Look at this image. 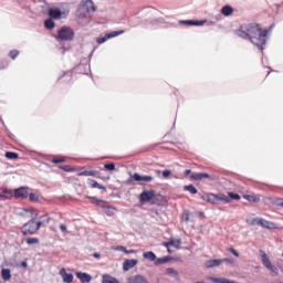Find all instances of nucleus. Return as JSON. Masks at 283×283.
<instances>
[{
    "instance_id": "nucleus-7",
    "label": "nucleus",
    "mask_w": 283,
    "mask_h": 283,
    "mask_svg": "<svg viewBox=\"0 0 283 283\" xmlns=\"http://www.w3.org/2000/svg\"><path fill=\"white\" fill-rule=\"evenodd\" d=\"M156 198V191L154 190H144L139 195V202H149L150 200H154Z\"/></svg>"
},
{
    "instance_id": "nucleus-19",
    "label": "nucleus",
    "mask_w": 283,
    "mask_h": 283,
    "mask_svg": "<svg viewBox=\"0 0 283 283\" xmlns=\"http://www.w3.org/2000/svg\"><path fill=\"white\" fill-rule=\"evenodd\" d=\"M260 253H261V260H262L263 266L269 269L272 265L271 260L269 259V255H266V252L262 250L260 251Z\"/></svg>"
},
{
    "instance_id": "nucleus-41",
    "label": "nucleus",
    "mask_w": 283,
    "mask_h": 283,
    "mask_svg": "<svg viewBox=\"0 0 283 283\" xmlns=\"http://www.w3.org/2000/svg\"><path fill=\"white\" fill-rule=\"evenodd\" d=\"M27 244H39V238L27 239Z\"/></svg>"
},
{
    "instance_id": "nucleus-11",
    "label": "nucleus",
    "mask_w": 283,
    "mask_h": 283,
    "mask_svg": "<svg viewBox=\"0 0 283 283\" xmlns=\"http://www.w3.org/2000/svg\"><path fill=\"white\" fill-rule=\"evenodd\" d=\"M201 199L210 205H219V196L214 193L202 195Z\"/></svg>"
},
{
    "instance_id": "nucleus-49",
    "label": "nucleus",
    "mask_w": 283,
    "mask_h": 283,
    "mask_svg": "<svg viewBox=\"0 0 283 283\" xmlns=\"http://www.w3.org/2000/svg\"><path fill=\"white\" fill-rule=\"evenodd\" d=\"M60 231H62V233H67V226L61 224L60 226Z\"/></svg>"
},
{
    "instance_id": "nucleus-40",
    "label": "nucleus",
    "mask_w": 283,
    "mask_h": 283,
    "mask_svg": "<svg viewBox=\"0 0 283 283\" xmlns=\"http://www.w3.org/2000/svg\"><path fill=\"white\" fill-rule=\"evenodd\" d=\"M228 196L231 200H240V196L235 192H228Z\"/></svg>"
},
{
    "instance_id": "nucleus-8",
    "label": "nucleus",
    "mask_w": 283,
    "mask_h": 283,
    "mask_svg": "<svg viewBox=\"0 0 283 283\" xmlns=\"http://www.w3.org/2000/svg\"><path fill=\"white\" fill-rule=\"evenodd\" d=\"M190 178L191 180H202V178H207L208 180H216V177L209 175L208 172H192Z\"/></svg>"
},
{
    "instance_id": "nucleus-42",
    "label": "nucleus",
    "mask_w": 283,
    "mask_h": 283,
    "mask_svg": "<svg viewBox=\"0 0 283 283\" xmlns=\"http://www.w3.org/2000/svg\"><path fill=\"white\" fill-rule=\"evenodd\" d=\"M244 198H245V200H248L249 202H258V198H255L254 196L245 195Z\"/></svg>"
},
{
    "instance_id": "nucleus-9",
    "label": "nucleus",
    "mask_w": 283,
    "mask_h": 283,
    "mask_svg": "<svg viewBox=\"0 0 283 283\" xmlns=\"http://www.w3.org/2000/svg\"><path fill=\"white\" fill-rule=\"evenodd\" d=\"M130 178L135 182H151V180H154L153 176H140L138 172L130 175Z\"/></svg>"
},
{
    "instance_id": "nucleus-1",
    "label": "nucleus",
    "mask_w": 283,
    "mask_h": 283,
    "mask_svg": "<svg viewBox=\"0 0 283 283\" xmlns=\"http://www.w3.org/2000/svg\"><path fill=\"white\" fill-rule=\"evenodd\" d=\"M266 34H269V29H261L260 24L255 23L243 24L237 30V36L250 41L261 52L266 45Z\"/></svg>"
},
{
    "instance_id": "nucleus-24",
    "label": "nucleus",
    "mask_w": 283,
    "mask_h": 283,
    "mask_svg": "<svg viewBox=\"0 0 283 283\" xmlns=\"http://www.w3.org/2000/svg\"><path fill=\"white\" fill-rule=\"evenodd\" d=\"M1 277H2V280H4V282H8L9 280H11L12 274L10 272V269H2L1 270Z\"/></svg>"
},
{
    "instance_id": "nucleus-33",
    "label": "nucleus",
    "mask_w": 283,
    "mask_h": 283,
    "mask_svg": "<svg viewBox=\"0 0 283 283\" xmlns=\"http://www.w3.org/2000/svg\"><path fill=\"white\" fill-rule=\"evenodd\" d=\"M166 274L170 275L171 277H178V271H176L174 268H168L166 270Z\"/></svg>"
},
{
    "instance_id": "nucleus-18",
    "label": "nucleus",
    "mask_w": 283,
    "mask_h": 283,
    "mask_svg": "<svg viewBox=\"0 0 283 283\" xmlns=\"http://www.w3.org/2000/svg\"><path fill=\"white\" fill-rule=\"evenodd\" d=\"M14 193H15L17 198H28V196H29L28 188H25V187L15 189Z\"/></svg>"
},
{
    "instance_id": "nucleus-29",
    "label": "nucleus",
    "mask_w": 283,
    "mask_h": 283,
    "mask_svg": "<svg viewBox=\"0 0 283 283\" xmlns=\"http://www.w3.org/2000/svg\"><path fill=\"white\" fill-rule=\"evenodd\" d=\"M78 176L96 177V176H98V171L97 170H84V171L80 172Z\"/></svg>"
},
{
    "instance_id": "nucleus-5",
    "label": "nucleus",
    "mask_w": 283,
    "mask_h": 283,
    "mask_svg": "<svg viewBox=\"0 0 283 283\" xmlns=\"http://www.w3.org/2000/svg\"><path fill=\"white\" fill-rule=\"evenodd\" d=\"M74 40V30L70 27H62L57 31L56 41H73Z\"/></svg>"
},
{
    "instance_id": "nucleus-53",
    "label": "nucleus",
    "mask_w": 283,
    "mask_h": 283,
    "mask_svg": "<svg viewBox=\"0 0 283 283\" xmlns=\"http://www.w3.org/2000/svg\"><path fill=\"white\" fill-rule=\"evenodd\" d=\"M124 253H126V254L136 253V250H127V248H125Z\"/></svg>"
},
{
    "instance_id": "nucleus-30",
    "label": "nucleus",
    "mask_w": 283,
    "mask_h": 283,
    "mask_svg": "<svg viewBox=\"0 0 283 283\" xmlns=\"http://www.w3.org/2000/svg\"><path fill=\"white\" fill-rule=\"evenodd\" d=\"M169 260H171V256L159 258V259L155 260V264L156 265L167 264V262H169Z\"/></svg>"
},
{
    "instance_id": "nucleus-4",
    "label": "nucleus",
    "mask_w": 283,
    "mask_h": 283,
    "mask_svg": "<svg viewBox=\"0 0 283 283\" xmlns=\"http://www.w3.org/2000/svg\"><path fill=\"white\" fill-rule=\"evenodd\" d=\"M88 200H91L92 205H96V207H101L102 209H104L106 216L108 217L114 216L116 208L109 205V202L105 200L96 199V197H88Z\"/></svg>"
},
{
    "instance_id": "nucleus-12",
    "label": "nucleus",
    "mask_w": 283,
    "mask_h": 283,
    "mask_svg": "<svg viewBox=\"0 0 283 283\" xmlns=\"http://www.w3.org/2000/svg\"><path fill=\"white\" fill-rule=\"evenodd\" d=\"M136 264H138V260L127 259L123 263V271H129V270L134 269V266H136Z\"/></svg>"
},
{
    "instance_id": "nucleus-21",
    "label": "nucleus",
    "mask_w": 283,
    "mask_h": 283,
    "mask_svg": "<svg viewBox=\"0 0 283 283\" xmlns=\"http://www.w3.org/2000/svg\"><path fill=\"white\" fill-rule=\"evenodd\" d=\"M221 14L223 17H231L233 14V7L227 4L221 8Z\"/></svg>"
},
{
    "instance_id": "nucleus-10",
    "label": "nucleus",
    "mask_w": 283,
    "mask_h": 283,
    "mask_svg": "<svg viewBox=\"0 0 283 283\" xmlns=\"http://www.w3.org/2000/svg\"><path fill=\"white\" fill-rule=\"evenodd\" d=\"M60 275H61V277H62L64 283H72V282H74V274L73 273H67L65 268H62L60 270Z\"/></svg>"
},
{
    "instance_id": "nucleus-50",
    "label": "nucleus",
    "mask_w": 283,
    "mask_h": 283,
    "mask_svg": "<svg viewBox=\"0 0 283 283\" xmlns=\"http://www.w3.org/2000/svg\"><path fill=\"white\" fill-rule=\"evenodd\" d=\"M125 247L118 245L117 248H115V251H122V253H125Z\"/></svg>"
},
{
    "instance_id": "nucleus-2",
    "label": "nucleus",
    "mask_w": 283,
    "mask_h": 283,
    "mask_svg": "<svg viewBox=\"0 0 283 283\" xmlns=\"http://www.w3.org/2000/svg\"><path fill=\"white\" fill-rule=\"evenodd\" d=\"M90 11L96 12V7L94 4V1L85 0L84 2H82L77 11V17L78 19L84 20V24L90 23Z\"/></svg>"
},
{
    "instance_id": "nucleus-17",
    "label": "nucleus",
    "mask_w": 283,
    "mask_h": 283,
    "mask_svg": "<svg viewBox=\"0 0 283 283\" xmlns=\"http://www.w3.org/2000/svg\"><path fill=\"white\" fill-rule=\"evenodd\" d=\"M127 283H149V281H147V279L140 274H137L130 279H128Z\"/></svg>"
},
{
    "instance_id": "nucleus-36",
    "label": "nucleus",
    "mask_w": 283,
    "mask_h": 283,
    "mask_svg": "<svg viewBox=\"0 0 283 283\" xmlns=\"http://www.w3.org/2000/svg\"><path fill=\"white\" fill-rule=\"evenodd\" d=\"M104 168H105L107 171H115V170H116V165H115L114 163L105 164V165H104Z\"/></svg>"
},
{
    "instance_id": "nucleus-61",
    "label": "nucleus",
    "mask_w": 283,
    "mask_h": 283,
    "mask_svg": "<svg viewBox=\"0 0 283 283\" xmlns=\"http://www.w3.org/2000/svg\"><path fill=\"white\" fill-rule=\"evenodd\" d=\"M157 172L160 174V170H158Z\"/></svg>"
},
{
    "instance_id": "nucleus-54",
    "label": "nucleus",
    "mask_w": 283,
    "mask_h": 283,
    "mask_svg": "<svg viewBox=\"0 0 283 283\" xmlns=\"http://www.w3.org/2000/svg\"><path fill=\"white\" fill-rule=\"evenodd\" d=\"M161 244H163V247H166V249H169L171 247L169 241L168 242H163Z\"/></svg>"
},
{
    "instance_id": "nucleus-14",
    "label": "nucleus",
    "mask_w": 283,
    "mask_h": 283,
    "mask_svg": "<svg viewBox=\"0 0 283 283\" xmlns=\"http://www.w3.org/2000/svg\"><path fill=\"white\" fill-rule=\"evenodd\" d=\"M12 196H14V192L12 191V189L3 188L0 193V200H10Z\"/></svg>"
},
{
    "instance_id": "nucleus-22",
    "label": "nucleus",
    "mask_w": 283,
    "mask_h": 283,
    "mask_svg": "<svg viewBox=\"0 0 283 283\" xmlns=\"http://www.w3.org/2000/svg\"><path fill=\"white\" fill-rule=\"evenodd\" d=\"M102 283H120V282L118 281V279L109 274H104L102 279Z\"/></svg>"
},
{
    "instance_id": "nucleus-43",
    "label": "nucleus",
    "mask_w": 283,
    "mask_h": 283,
    "mask_svg": "<svg viewBox=\"0 0 283 283\" xmlns=\"http://www.w3.org/2000/svg\"><path fill=\"white\" fill-rule=\"evenodd\" d=\"M181 25H193V20H180Z\"/></svg>"
},
{
    "instance_id": "nucleus-3",
    "label": "nucleus",
    "mask_w": 283,
    "mask_h": 283,
    "mask_svg": "<svg viewBox=\"0 0 283 283\" xmlns=\"http://www.w3.org/2000/svg\"><path fill=\"white\" fill-rule=\"evenodd\" d=\"M41 224H43L42 221L36 222V219L33 218L23 224V227L21 228V231L23 235H34V233H36V231L41 229Z\"/></svg>"
},
{
    "instance_id": "nucleus-23",
    "label": "nucleus",
    "mask_w": 283,
    "mask_h": 283,
    "mask_svg": "<svg viewBox=\"0 0 283 283\" xmlns=\"http://www.w3.org/2000/svg\"><path fill=\"white\" fill-rule=\"evenodd\" d=\"M88 185L93 188V189H101L102 191H105V186L98 184L96 180L94 179H88Z\"/></svg>"
},
{
    "instance_id": "nucleus-37",
    "label": "nucleus",
    "mask_w": 283,
    "mask_h": 283,
    "mask_svg": "<svg viewBox=\"0 0 283 283\" xmlns=\"http://www.w3.org/2000/svg\"><path fill=\"white\" fill-rule=\"evenodd\" d=\"M259 220L260 218L247 219V224H250V227H255Z\"/></svg>"
},
{
    "instance_id": "nucleus-25",
    "label": "nucleus",
    "mask_w": 283,
    "mask_h": 283,
    "mask_svg": "<svg viewBox=\"0 0 283 283\" xmlns=\"http://www.w3.org/2000/svg\"><path fill=\"white\" fill-rule=\"evenodd\" d=\"M143 258H145V260H149L150 262H156V253L151 251L144 252Z\"/></svg>"
},
{
    "instance_id": "nucleus-38",
    "label": "nucleus",
    "mask_w": 283,
    "mask_h": 283,
    "mask_svg": "<svg viewBox=\"0 0 283 283\" xmlns=\"http://www.w3.org/2000/svg\"><path fill=\"white\" fill-rule=\"evenodd\" d=\"M10 59H12V61H14V59H17L19 56V50H12L9 53Z\"/></svg>"
},
{
    "instance_id": "nucleus-58",
    "label": "nucleus",
    "mask_w": 283,
    "mask_h": 283,
    "mask_svg": "<svg viewBox=\"0 0 283 283\" xmlns=\"http://www.w3.org/2000/svg\"><path fill=\"white\" fill-rule=\"evenodd\" d=\"M189 174H191V169H186L185 170V176H189Z\"/></svg>"
},
{
    "instance_id": "nucleus-28",
    "label": "nucleus",
    "mask_w": 283,
    "mask_h": 283,
    "mask_svg": "<svg viewBox=\"0 0 283 283\" xmlns=\"http://www.w3.org/2000/svg\"><path fill=\"white\" fill-rule=\"evenodd\" d=\"M54 27H55L54 20L46 19L44 21V28H46V30H54Z\"/></svg>"
},
{
    "instance_id": "nucleus-57",
    "label": "nucleus",
    "mask_w": 283,
    "mask_h": 283,
    "mask_svg": "<svg viewBox=\"0 0 283 283\" xmlns=\"http://www.w3.org/2000/svg\"><path fill=\"white\" fill-rule=\"evenodd\" d=\"M67 74H72V73L71 72L63 73V75L59 77V81H61V78H63V76H67Z\"/></svg>"
},
{
    "instance_id": "nucleus-31",
    "label": "nucleus",
    "mask_w": 283,
    "mask_h": 283,
    "mask_svg": "<svg viewBox=\"0 0 283 283\" xmlns=\"http://www.w3.org/2000/svg\"><path fill=\"white\" fill-rule=\"evenodd\" d=\"M212 282H214V283H238L235 281H231V280L224 279V277H213Z\"/></svg>"
},
{
    "instance_id": "nucleus-55",
    "label": "nucleus",
    "mask_w": 283,
    "mask_h": 283,
    "mask_svg": "<svg viewBox=\"0 0 283 283\" xmlns=\"http://www.w3.org/2000/svg\"><path fill=\"white\" fill-rule=\"evenodd\" d=\"M21 266H22L23 269H28V262L22 261V262H21Z\"/></svg>"
},
{
    "instance_id": "nucleus-32",
    "label": "nucleus",
    "mask_w": 283,
    "mask_h": 283,
    "mask_svg": "<svg viewBox=\"0 0 283 283\" xmlns=\"http://www.w3.org/2000/svg\"><path fill=\"white\" fill-rule=\"evenodd\" d=\"M4 156L8 160H17V158H19V154L14 151H7Z\"/></svg>"
},
{
    "instance_id": "nucleus-20",
    "label": "nucleus",
    "mask_w": 283,
    "mask_h": 283,
    "mask_svg": "<svg viewBox=\"0 0 283 283\" xmlns=\"http://www.w3.org/2000/svg\"><path fill=\"white\" fill-rule=\"evenodd\" d=\"M220 264H222V259H212L206 262L207 269H213L214 266H220Z\"/></svg>"
},
{
    "instance_id": "nucleus-62",
    "label": "nucleus",
    "mask_w": 283,
    "mask_h": 283,
    "mask_svg": "<svg viewBox=\"0 0 283 283\" xmlns=\"http://www.w3.org/2000/svg\"><path fill=\"white\" fill-rule=\"evenodd\" d=\"M40 1H43V0H40Z\"/></svg>"
},
{
    "instance_id": "nucleus-45",
    "label": "nucleus",
    "mask_w": 283,
    "mask_h": 283,
    "mask_svg": "<svg viewBox=\"0 0 283 283\" xmlns=\"http://www.w3.org/2000/svg\"><path fill=\"white\" fill-rule=\"evenodd\" d=\"M52 163H54V165H59L61 163H65V158H53Z\"/></svg>"
},
{
    "instance_id": "nucleus-16",
    "label": "nucleus",
    "mask_w": 283,
    "mask_h": 283,
    "mask_svg": "<svg viewBox=\"0 0 283 283\" xmlns=\"http://www.w3.org/2000/svg\"><path fill=\"white\" fill-rule=\"evenodd\" d=\"M258 224L263 227V229H275V223L268 221L265 219L259 218Z\"/></svg>"
},
{
    "instance_id": "nucleus-13",
    "label": "nucleus",
    "mask_w": 283,
    "mask_h": 283,
    "mask_svg": "<svg viewBox=\"0 0 283 283\" xmlns=\"http://www.w3.org/2000/svg\"><path fill=\"white\" fill-rule=\"evenodd\" d=\"M75 276L77 280H80L81 283H90L92 282V275L85 272H77L75 273Z\"/></svg>"
},
{
    "instance_id": "nucleus-26",
    "label": "nucleus",
    "mask_w": 283,
    "mask_h": 283,
    "mask_svg": "<svg viewBox=\"0 0 283 283\" xmlns=\"http://www.w3.org/2000/svg\"><path fill=\"white\" fill-rule=\"evenodd\" d=\"M184 191H189V193H192V196H195L196 193H198V189L196 188V186L193 185H188L184 187Z\"/></svg>"
},
{
    "instance_id": "nucleus-39",
    "label": "nucleus",
    "mask_w": 283,
    "mask_h": 283,
    "mask_svg": "<svg viewBox=\"0 0 283 283\" xmlns=\"http://www.w3.org/2000/svg\"><path fill=\"white\" fill-rule=\"evenodd\" d=\"M207 23V20H193V24L196 27H202Z\"/></svg>"
},
{
    "instance_id": "nucleus-46",
    "label": "nucleus",
    "mask_w": 283,
    "mask_h": 283,
    "mask_svg": "<svg viewBox=\"0 0 283 283\" xmlns=\"http://www.w3.org/2000/svg\"><path fill=\"white\" fill-rule=\"evenodd\" d=\"M189 216H190L189 210H185L184 211V220H185V222H189Z\"/></svg>"
},
{
    "instance_id": "nucleus-56",
    "label": "nucleus",
    "mask_w": 283,
    "mask_h": 283,
    "mask_svg": "<svg viewBox=\"0 0 283 283\" xmlns=\"http://www.w3.org/2000/svg\"><path fill=\"white\" fill-rule=\"evenodd\" d=\"M93 258H95L96 260H101V254L99 253H94Z\"/></svg>"
},
{
    "instance_id": "nucleus-15",
    "label": "nucleus",
    "mask_w": 283,
    "mask_h": 283,
    "mask_svg": "<svg viewBox=\"0 0 283 283\" xmlns=\"http://www.w3.org/2000/svg\"><path fill=\"white\" fill-rule=\"evenodd\" d=\"M49 17L51 19H61V17H63V12L61 11V9L50 8L49 9Z\"/></svg>"
},
{
    "instance_id": "nucleus-27",
    "label": "nucleus",
    "mask_w": 283,
    "mask_h": 283,
    "mask_svg": "<svg viewBox=\"0 0 283 283\" xmlns=\"http://www.w3.org/2000/svg\"><path fill=\"white\" fill-rule=\"evenodd\" d=\"M169 244H170V247H174L175 249H180L182 241H180V239H170Z\"/></svg>"
},
{
    "instance_id": "nucleus-59",
    "label": "nucleus",
    "mask_w": 283,
    "mask_h": 283,
    "mask_svg": "<svg viewBox=\"0 0 283 283\" xmlns=\"http://www.w3.org/2000/svg\"><path fill=\"white\" fill-rule=\"evenodd\" d=\"M167 251H168V253H171V249L170 248H167Z\"/></svg>"
},
{
    "instance_id": "nucleus-48",
    "label": "nucleus",
    "mask_w": 283,
    "mask_h": 283,
    "mask_svg": "<svg viewBox=\"0 0 283 283\" xmlns=\"http://www.w3.org/2000/svg\"><path fill=\"white\" fill-rule=\"evenodd\" d=\"M170 175H171V170H164V171H163V177H164V178H169Z\"/></svg>"
},
{
    "instance_id": "nucleus-34",
    "label": "nucleus",
    "mask_w": 283,
    "mask_h": 283,
    "mask_svg": "<svg viewBox=\"0 0 283 283\" xmlns=\"http://www.w3.org/2000/svg\"><path fill=\"white\" fill-rule=\"evenodd\" d=\"M219 202H222L223 205H229V202H231V199L229 197H227L226 195H220Z\"/></svg>"
},
{
    "instance_id": "nucleus-52",
    "label": "nucleus",
    "mask_w": 283,
    "mask_h": 283,
    "mask_svg": "<svg viewBox=\"0 0 283 283\" xmlns=\"http://www.w3.org/2000/svg\"><path fill=\"white\" fill-rule=\"evenodd\" d=\"M60 169H62L63 171H72V168L70 166H63Z\"/></svg>"
},
{
    "instance_id": "nucleus-35",
    "label": "nucleus",
    "mask_w": 283,
    "mask_h": 283,
    "mask_svg": "<svg viewBox=\"0 0 283 283\" xmlns=\"http://www.w3.org/2000/svg\"><path fill=\"white\" fill-rule=\"evenodd\" d=\"M29 200L31 202H39V195L34 193V192H29V196H28Z\"/></svg>"
},
{
    "instance_id": "nucleus-51",
    "label": "nucleus",
    "mask_w": 283,
    "mask_h": 283,
    "mask_svg": "<svg viewBox=\"0 0 283 283\" xmlns=\"http://www.w3.org/2000/svg\"><path fill=\"white\" fill-rule=\"evenodd\" d=\"M272 273H277V269L275 268V265H270V268H268Z\"/></svg>"
},
{
    "instance_id": "nucleus-44",
    "label": "nucleus",
    "mask_w": 283,
    "mask_h": 283,
    "mask_svg": "<svg viewBox=\"0 0 283 283\" xmlns=\"http://www.w3.org/2000/svg\"><path fill=\"white\" fill-rule=\"evenodd\" d=\"M221 261H222V264H224V262H227V264H235V261L229 258L221 259Z\"/></svg>"
},
{
    "instance_id": "nucleus-47",
    "label": "nucleus",
    "mask_w": 283,
    "mask_h": 283,
    "mask_svg": "<svg viewBox=\"0 0 283 283\" xmlns=\"http://www.w3.org/2000/svg\"><path fill=\"white\" fill-rule=\"evenodd\" d=\"M229 252L232 253V255H234L235 258H240V253H238V251H235V249L229 248Z\"/></svg>"
},
{
    "instance_id": "nucleus-6",
    "label": "nucleus",
    "mask_w": 283,
    "mask_h": 283,
    "mask_svg": "<svg viewBox=\"0 0 283 283\" xmlns=\"http://www.w3.org/2000/svg\"><path fill=\"white\" fill-rule=\"evenodd\" d=\"M120 34H125V30L112 31L111 33H106L104 36L97 39V43L101 45L109 39H114L115 36H120Z\"/></svg>"
},
{
    "instance_id": "nucleus-60",
    "label": "nucleus",
    "mask_w": 283,
    "mask_h": 283,
    "mask_svg": "<svg viewBox=\"0 0 283 283\" xmlns=\"http://www.w3.org/2000/svg\"><path fill=\"white\" fill-rule=\"evenodd\" d=\"M208 25H213V22H209Z\"/></svg>"
}]
</instances>
